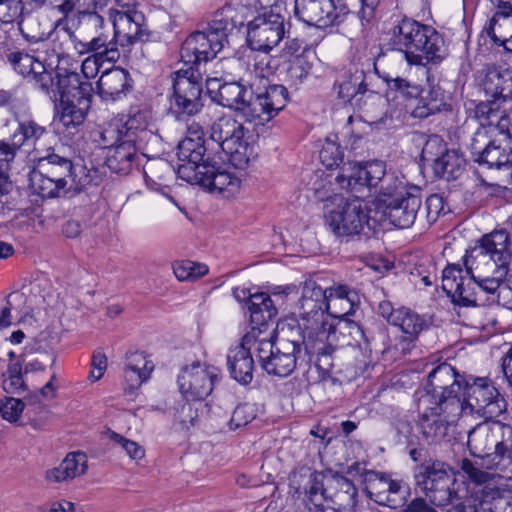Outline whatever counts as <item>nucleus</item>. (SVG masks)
<instances>
[{
    "instance_id": "nucleus-1",
    "label": "nucleus",
    "mask_w": 512,
    "mask_h": 512,
    "mask_svg": "<svg viewBox=\"0 0 512 512\" xmlns=\"http://www.w3.org/2000/svg\"><path fill=\"white\" fill-rule=\"evenodd\" d=\"M509 244L508 233L495 230L466 252L465 270L460 264H449L443 270L442 288L454 304L470 307L499 303L512 256Z\"/></svg>"
},
{
    "instance_id": "nucleus-2",
    "label": "nucleus",
    "mask_w": 512,
    "mask_h": 512,
    "mask_svg": "<svg viewBox=\"0 0 512 512\" xmlns=\"http://www.w3.org/2000/svg\"><path fill=\"white\" fill-rule=\"evenodd\" d=\"M360 304L358 293L347 285L334 284L322 288L308 279L302 283L297 316L304 331L305 350L317 356L319 367H330V357L336 350L352 343L345 340L334 320L354 314Z\"/></svg>"
},
{
    "instance_id": "nucleus-3",
    "label": "nucleus",
    "mask_w": 512,
    "mask_h": 512,
    "mask_svg": "<svg viewBox=\"0 0 512 512\" xmlns=\"http://www.w3.org/2000/svg\"><path fill=\"white\" fill-rule=\"evenodd\" d=\"M467 446L471 455L478 458L460 461L463 474L477 485L499 478L487 470L505 471L512 465V427L500 421L486 420L476 425L468 434Z\"/></svg>"
},
{
    "instance_id": "nucleus-4",
    "label": "nucleus",
    "mask_w": 512,
    "mask_h": 512,
    "mask_svg": "<svg viewBox=\"0 0 512 512\" xmlns=\"http://www.w3.org/2000/svg\"><path fill=\"white\" fill-rule=\"evenodd\" d=\"M207 91L215 93L214 99L223 107L234 110L244 122L254 126L264 125L274 118L287 104L288 91L283 85H270L256 94L240 82L220 83L207 79Z\"/></svg>"
},
{
    "instance_id": "nucleus-5",
    "label": "nucleus",
    "mask_w": 512,
    "mask_h": 512,
    "mask_svg": "<svg viewBox=\"0 0 512 512\" xmlns=\"http://www.w3.org/2000/svg\"><path fill=\"white\" fill-rule=\"evenodd\" d=\"M475 117L480 128L474 134L471 151L474 160L488 168L501 169L511 163V119L495 104H477Z\"/></svg>"
},
{
    "instance_id": "nucleus-6",
    "label": "nucleus",
    "mask_w": 512,
    "mask_h": 512,
    "mask_svg": "<svg viewBox=\"0 0 512 512\" xmlns=\"http://www.w3.org/2000/svg\"><path fill=\"white\" fill-rule=\"evenodd\" d=\"M36 166L30 174L33 190L43 198L66 196L70 191L79 193L92 184L93 177L85 167H75L72 161L54 149L35 156Z\"/></svg>"
},
{
    "instance_id": "nucleus-7",
    "label": "nucleus",
    "mask_w": 512,
    "mask_h": 512,
    "mask_svg": "<svg viewBox=\"0 0 512 512\" xmlns=\"http://www.w3.org/2000/svg\"><path fill=\"white\" fill-rule=\"evenodd\" d=\"M391 40L409 65H439L449 56L443 35L412 18L404 17L393 27Z\"/></svg>"
},
{
    "instance_id": "nucleus-8",
    "label": "nucleus",
    "mask_w": 512,
    "mask_h": 512,
    "mask_svg": "<svg viewBox=\"0 0 512 512\" xmlns=\"http://www.w3.org/2000/svg\"><path fill=\"white\" fill-rule=\"evenodd\" d=\"M304 331L300 321L296 326L282 323L278 325L276 342L269 339H259L255 348L256 357L261 367L269 374L286 377L296 368L297 355L301 351Z\"/></svg>"
},
{
    "instance_id": "nucleus-9",
    "label": "nucleus",
    "mask_w": 512,
    "mask_h": 512,
    "mask_svg": "<svg viewBox=\"0 0 512 512\" xmlns=\"http://www.w3.org/2000/svg\"><path fill=\"white\" fill-rule=\"evenodd\" d=\"M305 489L310 512H356L357 488L338 473L327 477L314 474Z\"/></svg>"
},
{
    "instance_id": "nucleus-10",
    "label": "nucleus",
    "mask_w": 512,
    "mask_h": 512,
    "mask_svg": "<svg viewBox=\"0 0 512 512\" xmlns=\"http://www.w3.org/2000/svg\"><path fill=\"white\" fill-rule=\"evenodd\" d=\"M466 380L467 377L459 374L452 365L441 363L429 372L426 394L421 397L420 403L442 405V409L448 414L461 416L459 394L464 389Z\"/></svg>"
},
{
    "instance_id": "nucleus-11",
    "label": "nucleus",
    "mask_w": 512,
    "mask_h": 512,
    "mask_svg": "<svg viewBox=\"0 0 512 512\" xmlns=\"http://www.w3.org/2000/svg\"><path fill=\"white\" fill-rule=\"evenodd\" d=\"M210 137L229 156L235 168L244 169L248 165L253 148L249 144V129L243 122L231 115H223L212 123Z\"/></svg>"
},
{
    "instance_id": "nucleus-12",
    "label": "nucleus",
    "mask_w": 512,
    "mask_h": 512,
    "mask_svg": "<svg viewBox=\"0 0 512 512\" xmlns=\"http://www.w3.org/2000/svg\"><path fill=\"white\" fill-rule=\"evenodd\" d=\"M462 414H476L486 420L499 417L507 409L504 397L487 377L467 376L461 399Z\"/></svg>"
},
{
    "instance_id": "nucleus-13",
    "label": "nucleus",
    "mask_w": 512,
    "mask_h": 512,
    "mask_svg": "<svg viewBox=\"0 0 512 512\" xmlns=\"http://www.w3.org/2000/svg\"><path fill=\"white\" fill-rule=\"evenodd\" d=\"M416 486L436 506H445L455 499L452 469L440 461L426 462L415 468Z\"/></svg>"
},
{
    "instance_id": "nucleus-14",
    "label": "nucleus",
    "mask_w": 512,
    "mask_h": 512,
    "mask_svg": "<svg viewBox=\"0 0 512 512\" xmlns=\"http://www.w3.org/2000/svg\"><path fill=\"white\" fill-rule=\"evenodd\" d=\"M326 221L337 236H354L371 230L370 217L365 201L360 196L341 199L337 206L329 211Z\"/></svg>"
},
{
    "instance_id": "nucleus-15",
    "label": "nucleus",
    "mask_w": 512,
    "mask_h": 512,
    "mask_svg": "<svg viewBox=\"0 0 512 512\" xmlns=\"http://www.w3.org/2000/svg\"><path fill=\"white\" fill-rule=\"evenodd\" d=\"M285 32L284 16L265 10L248 23L247 43L253 50L269 52L284 38Z\"/></svg>"
},
{
    "instance_id": "nucleus-16",
    "label": "nucleus",
    "mask_w": 512,
    "mask_h": 512,
    "mask_svg": "<svg viewBox=\"0 0 512 512\" xmlns=\"http://www.w3.org/2000/svg\"><path fill=\"white\" fill-rule=\"evenodd\" d=\"M202 82V72L197 69L182 67L175 72L172 106L178 113L191 116L202 109Z\"/></svg>"
},
{
    "instance_id": "nucleus-17",
    "label": "nucleus",
    "mask_w": 512,
    "mask_h": 512,
    "mask_svg": "<svg viewBox=\"0 0 512 512\" xmlns=\"http://www.w3.org/2000/svg\"><path fill=\"white\" fill-rule=\"evenodd\" d=\"M422 159L431 162L435 175L446 181L458 179L464 172L466 160L455 150H448L443 140L433 135L429 137L422 149Z\"/></svg>"
},
{
    "instance_id": "nucleus-18",
    "label": "nucleus",
    "mask_w": 512,
    "mask_h": 512,
    "mask_svg": "<svg viewBox=\"0 0 512 512\" xmlns=\"http://www.w3.org/2000/svg\"><path fill=\"white\" fill-rule=\"evenodd\" d=\"M295 14L308 25L327 28L342 23L349 9L344 0H296Z\"/></svg>"
},
{
    "instance_id": "nucleus-19",
    "label": "nucleus",
    "mask_w": 512,
    "mask_h": 512,
    "mask_svg": "<svg viewBox=\"0 0 512 512\" xmlns=\"http://www.w3.org/2000/svg\"><path fill=\"white\" fill-rule=\"evenodd\" d=\"M385 175V164L382 161L353 162L342 164L335 178L341 189L352 193H360L365 189L377 188Z\"/></svg>"
},
{
    "instance_id": "nucleus-20",
    "label": "nucleus",
    "mask_w": 512,
    "mask_h": 512,
    "mask_svg": "<svg viewBox=\"0 0 512 512\" xmlns=\"http://www.w3.org/2000/svg\"><path fill=\"white\" fill-rule=\"evenodd\" d=\"M223 48L220 40L210 32L195 31L181 46L180 57L183 67L201 71V65L214 59Z\"/></svg>"
},
{
    "instance_id": "nucleus-21",
    "label": "nucleus",
    "mask_w": 512,
    "mask_h": 512,
    "mask_svg": "<svg viewBox=\"0 0 512 512\" xmlns=\"http://www.w3.org/2000/svg\"><path fill=\"white\" fill-rule=\"evenodd\" d=\"M216 378L214 367L195 362L181 370L177 381L186 400L200 401L211 394Z\"/></svg>"
},
{
    "instance_id": "nucleus-22",
    "label": "nucleus",
    "mask_w": 512,
    "mask_h": 512,
    "mask_svg": "<svg viewBox=\"0 0 512 512\" xmlns=\"http://www.w3.org/2000/svg\"><path fill=\"white\" fill-rule=\"evenodd\" d=\"M48 89H41L52 100L56 101L58 98L73 99L79 102L80 105L90 104L93 87L87 80H82L77 72H65L64 74L51 72V84H48Z\"/></svg>"
},
{
    "instance_id": "nucleus-23",
    "label": "nucleus",
    "mask_w": 512,
    "mask_h": 512,
    "mask_svg": "<svg viewBox=\"0 0 512 512\" xmlns=\"http://www.w3.org/2000/svg\"><path fill=\"white\" fill-rule=\"evenodd\" d=\"M254 330L245 334L239 343L231 346L227 353V367L231 377L242 385L253 380L254 360L251 354L253 345L257 346Z\"/></svg>"
},
{
    "instance_id": "nucleus-24",
    "label": "nucleus",
    "mask_w": 512,
    "mask_h": 512,
    "mask_svg": "<svg viewBox=\"0 0 512 512\" xmlns=\"http://www.w3.org/2000/svg\"><path fill=\"white\" fill-rule=\"evenodd\" d=\"M114 27V39L121 46H128L140 40L144 34V14L135 7L110 10Z\"/></svg>"
},
{
    "instance_id": "nucleus-25",
    "label": "nucleus",
    "mask_w": 512,
    "mask_h": 512,
    "mask_svg": "<svg viewBox=\"0 0 512 512\" xmlns=\"http://www.w3.org/2000/svg\"><path fill=\"white\" fill-rule=\"evenodd\" d=\"M407 191L405 196L389 200L384 210V215L390 222L401 229L413 225L422 203L421 189L418 186H411Z\"/></svg>"
},
{
    "instance_id": "nucleus-26",
    "label": "nucleus",
    "mask_w": 512,
    "mask_h": 512,
    "mask_svg": "<svg viewBox=\"0 0 512 512\" xmlns=\"http://www.w3.org/2000/svg\"><path fill=\"white\" fill-rule=\"evenodd\" d=\"M233 296L238 302L247 306L253 330L258 327L260 332V327L266 325L277 314L273 300L264 292L251 293L248 288L236 287L233 290Z\"/></svg>"
},
{
    "instance_id": "nucleus-27",
    "label": "nucleus",
    "mask_w": 512,
    "mask_h": 512,
    "mask_svg": "<svg viewBox=\"0 0 512 512\" xmlns=\"http://www.w3.org/2000/svg\"><path fill=\"white\" fill-rule=\"evenodd\" d=\"M427 409L423 412L419 426L421 434L427 443H439L444 439L449 427L460 416H453L442 409V405L426 404Z\"/></svg>"
},
{
    "instance_id": "nucleus-28",
    "label": "nucleus",
    "mask_w": 512,
    "mask_h": 512,
    "mask_svg": "<svg viewBox=\"0 0 512 512\" xmlns=\"http://www.w3.org/2000/svg\"><path fill=\"white\" fill-rule=\"evenodd\" d=\"M14 70L27 78L37 88L48 89L51 84V72L47 71L44 64L34 56L24 52H12L8 57Z\"/></svg>"
},
{
    "instance_id": "nucleus-29",
    "label": "nucleus",
    "mask_w": 512,
    "mask_h": 512,
    "mask_svg": "<svg viewBox=\"0 0 512 512\" xmlns=\"http://www.w3.org/2000/svg\"><path fill=\"white\" fill-rule=\"evenodd\" d=\"M132 88V79L128 71L120 67H113L106 70L97 82L99 95L104 100H118Z\"/></svg>"
},
{
    "instance_id": "nucleus-30",
    "label": "nucleus",
    "mask_w": 512,
    "mask_h": 512,
    "mask_svg": "<svg viewBox=\"0 0 512 512\" xmlns=\"http://www.w3.org/2000/svg\"><path fill=\"white\" fill-rule=\"evenodd\" d=\"M143 173L147 186L164 195L174 181L176 170L170 162L163 158L147 159L143 165Z\"/></svg>"
},
{
    "instance_id": "nucleus-31",
    "label": "nucleus",
    "mask_w": 512,
    "mask_h": 512,
    "mask_svg": "<svg viewBox=\"0 0 512 512\" xmlns=\"http://www.w3.org/2000/svg\"><path fill=\"white\" fill-rule=\"evenodd\" d=\"M47 134L46 127L40 125L33 118L18 117L17 128L11 135V141L15 147L25 148V152L33 150L38 154L37 145Z\"/></svg>"
},
{
    "instance_id": "nucleus-32",
    "label": "nucleus",
    "mask_w": 512,
    "mask_h": 512,
    "mask_svg": "<svg viewBox=\"0 0 512 512\" xmlns=\"http://www.w3.org/2000/svg\"><path fill=\"white\" fill-rule=\"evenodd\" d=\"M482 32L506 52L512 53V8L497 9Z\"/></svg>"
},
{
    "instance_id": "nucleus-33",
    "label": "nucleus",
    "mask_w": 512,
    "mask_h": 512,
    "mask_svg": "<svg viewBox=\"0 0 512 512\" xmlns=\"http://www.w3.org/2000/svg\"><path fill=\"white\" fill-rule=\"evenodd\" d=\"M240 183V179L231 172L208 162L207 175L202 180V187L230 197L238 192Z\"/></svg>"
},
{
    "instance_id": "nucleus-34",
    "label": "nucleus",
    "mask_w": 512,
    "mask_h": 512,
    "mask_svg": "<svg viewBox=\"0 0 512 512\" xmlns=\"http://www.w3.org/2000/svg\"><path fill=\"white\" fill-rule=\"evenodd\" d=\"M366 76L363 69L355 68L354 71L345 73L334 84V89L337 91L338 98L343 103H358L360 99L358 96L364 95L368 89L365 82Z\"/></svg>"
},
{
    "instance_id": "nucleus-35",
    "label": "nucleus",
    "mask_w": 512,
    "mask_h": 512,
    "mask_svg": "<svg viewBox=\"0 0 512 512\" xmlns=\"http://www.w3.org/2000/svg\"><path fill=\"white\" fill-rule=\"evenodd\" d=\"M87 456L83 452H71L59 466L48 470L46 478L50 482H63L83 475L87 470Z\"/></svg>"
},
{
    "instance_id": "nucleus-36",
    "label": "nucleus",
    "mask_w": 512,
    "mask_h": 512,
    "mask_svg": "<svg viewBox=\"0 0 512 512\" xmlns=\"http://www.w3.org/2000/svg\"><path fill=\"white\" fill-rule=\"evenodd\" d=\"M106 164L108 168L117 174H128L133 166L138 163L137 150L134 139L123 140L116 147L111 148Z\"/></svg>"
},
{
    "instance_id": "nucleus-37",
    "label": "nucleus",
    "mask_w": 512,
    "mask_h": 512,
    "mask_svg": "<svg viewBox=\"0 0 512 512\" xmlns=\"http://www.w3.org/2000/svg\"><path fill=\"white\" fill-rule=\"evenodd\" d=\"M480 512H512V494L502 491L496 485V479L483 483Z\"/></svg>"
},
{
    "instance_id": "nucleus-38",
    "label": "nucleus",
    "mask_w": 512,
    "mask_h": 512,
    "mask_svg": "<svg viewBox=\"0 0 512 512\" xmlns=\"http://www.w3.org/2000/svg\"><path fill=\"white\" fill-rule=\"evenodd\" d=\"M154 364L143 352H133L127 357V365L124 371V377L129 383L130 389H136L147 381Z\"/></svg>"
},
{
    "instance_id": "nucleus-39",
    "label": "nucleus",
    "mask_w": 512,
    "mask_h": 512,
    "mask_svg": "<svg viewBox=\"0 0 512 512\" xmlns=\"http://www.w3.org/2000/svg\"><path fill=\"white\" fill-rule=\"evenodd\" d=\"M237 12L231 5H225L217 10L205 29L220 40L222 45L228 43L227 37L237 25Z\"/></svg>"
},
{
    "instance_id": "nucleus-40",
    "label": "nucleus",
    "mask_w": 512,
    "mask_h": 512,
    "mask_svg": "<svg viewBox=\"0 0 512 512\" xmlns=\"http://www.w3.org/2000/svg\"><path fill=\"white\" fill-rule=\"evenodd\" d=\"M88 105H80L73 99L60 100L59 124L62 126V132L72 134L81 126L85 120Z\"/></svg>"
},
{
    "instance_id": "nucleus-41",
    "label": "nucleus",
    "mask_w": 512,
    "mask_h": 512,
    "mask_svg": "<svg viewBox=\"0 0 512 512\" xmlns=\"http://www.w3.org/2000/svg\"><path fill=\"white\" fill-rule=\"evenodd\" d=\"M39 402L40 396L38 394L29 395L25 400L5 397L0 401V415L4 420L10 423H16L27 407V415L29 418H33L35 415H31V408H37L36 405L39 404Z\"/></svg>"
},
{
    "instance_id": "nucleus-42",
    "label": "nucleus",
    "mask_w": 512,
    "mask_h": 512,
    "mask_svg": "<svg viewBox=\"0 0 512 512\" xmlns=\"http://www.w3.org/2000/svg\"><path fill=\"white\" fill-rule=\"evenodd\" d=\"M507 80L503 78V75L497 70H491L487 73L484 80V89L487 93L491 94L493 99L481 101L478 104H495L501 110H506L504 107L506 103V95L504 91L506 90L505 84Z\"/></svg>"
},
{
    "instance_id": "nucleus-43",
    "label": "nucleus",
    "mask_w": 512,
    "mask_h": 512,
    "mask_svg": "<svg viewBox=\"0 0 512 512\" xmlns=\"http://www.w3.org/2000/svg\"><path fill=\"white\" fill-rule=\"evenodd\" d=\"M104 148H113L123 140L134 139V132L126 127L120 119H113L108 122L100 132Z\"/></svg>"
},
{
    "instance_id": "nucleus-44",
    "label": "nucleus",
    "mask_w": 512,
    "mask_h": 512,
    "mask_svg": "<svg viewBox=\"0 0 512 512\" xmlns=\"http://www.w3.org/2000/svg\"><path fill=\"white\" fill-rule=\"evenodd\" d=\"M396 317L393 326L399 327L409 340L415 339L426 327L425 320L407 308H399Z\"/></svg>"
},
{
    "instance_id": "nucleus-45",
    "label": "nucleus",
    "mask_w": 512,
    "mask_h": 512,
    "mask_svg": "<svg viewBox=\"0 0 512 512\" xmlns=\"http://www.w3.org/2000/svg\"><path fill=\"white\" fill-rule=\"evenodd\" d=\"M114 37L101 33L89 40L91 55H100L107 62H116L120 56Z\"/></svg>"
},
{
    "instance_id": "nucleus-46",
    "label": "nucleus",
    "mask_w": 512,
    "mask_h": 512,
    "mask_svg": "<svg viewBox=\"0 0 512 512\" xmlns=\"http://www.w3.org/2000/svg\"><path fill=\"white\" fill-rule=\"evenodd\" d=\"M379 183H381L379 194L389 198L388 200H383L385 204L393 198L405 196L406 192H408L407 190L412 186L403 177L399 178L394 174L386 173Z\"/></svg>"
},
{
    "instance_id": "nucleus-47",
    "label": "nucleus",
    "mask_w": 512,
    "mask_h": 512,
    "mask_svg": "<svg viewBox=\"0 0 512 512\" xmlns=\"http://www.w3.org/2000/svg\"><path fill=\"white\" fill-rule=\"evenodd\" d=\"M178 159L182 162H203L206 153L205 142L182 139L178 144Z\"/></svg>"
},
{
    "instance_id": "nucleus-48",
    "label": "nucleus",
    "mask_w": 512,
    "mask_h": 512,
    "mask_svg": "<svg viewBox=\"0 0 512 512\" xmlns=\"http://www.w3.org/2000/svg\"><path fill=\"white\" fill-rule=\"evenodd\" d=\"M173 271L180 281H194L207 274L208 267L205 264L184 260L174 263Z\"/></svg>"
},
{
    "instance_id": "nucleus-49",
    "label": "nucleus",
    "mask_w": 512,
    "mask_h": 512,
    "mask_svg": "<svg viewBox=\"0 0 512 512\" xmlns=\"http://www.w3.org/2000/svg\"><path fill=\"white\" fill-rule=\"evenodd\" d=\"M207 166L208 161L198 163L184 162L178 167L176 175L189 183L202 186V180L207 175Z\"/></svg>"
},
{
    "instance_id": "nucleus-50",
    "label": "nucleus",
    "mask_w": 512,
    "mask_h": 512,
    "mask_svg": "<svg viewBox=\"0 0 512 512\" xmlns=\"http://www.w3.org/2000/svg\"><path fill=\"white\" fill-rule=\"evenodd\" d=\"M405 494L406 491L401 484L390 479L387 488V496H383L381 493H374V501L380 505L397 508L403 504Z\"/></svg>"
},
{
    "instance_id": "nucleus-51",
    "label": "nucleus",
    "mask_w": 512,
    "mask_h": 512,
    "mask_svg": "<svg viewBox=\"0 0 512 512\" xmlns=\"http://www.w3.org/2000/svg\"><path fill=\"white\" fill-rule=\"evenodd\" d=\"M312 65L304 56L293 58L287 68V78L292 85L297 86L309 75Z\"/></svg>"
},
{
    "instance_id": "nucleus-52",
    "label": "nucleus",
    "mask_w": 512,
    "mask_h": 512,
    "mask_svg": "<svg viewBox=\"0 0 512 512\" xmlns=\"http://www.w3.org/2000/svg\"><path fill=\"white\" fill-rule=\"evenodd\" d=\"M422 96L425 98V101L428 102V108L417 111L418 115H420V119L427 118L430 115L441 112L446 108L444 94L439 88H432L426 93V95Z\"/></svg>"
},
{
    "instance_id": "nucleus-53",
    "label": "nucleus",
    "mask_w": 512,
    "mask_h": 512,
    "mask_svg": "<svg viewBox=\"0 0 512 512\" xmlns=\"http://www.w3.org/2000/svg\"><path fill=\"white\" fill-rule=\"evenodd\" d=\"M387 84L391 90H395L407 100H417L422 92L419 85L400 77L387 79Z\"/></svg>"
},
{
    "instance_id": "nucleus-54",
    "label": "nucleus",
    "mask_w": 512,
    "mask_h": 512,
    "mask_svg": "<svg viewBox=\"0 0 512 512\" xmlns=\"http://www.w3.org/2000/svg\"><path fill=\"white\" fill-rule=\"evenodd\" d=\"M320 160L328 168L339 166L343 161L340 146L334 140L327 138L320 151Z\"/></svg>"
},
{
    "instance_id": "nucleus-55",
    "label": "nucleus",
    "mask_w": 512,
    "mask_h": 512,
    "mask_svg": "<svg viewBox=\"0 0 512 512\" xmlns=\"http://www.w3.org/2000/svg\"><path fill=\"white\" fill-rule=\"evenodd\" d=\"M108 434L110 440L120 446L131 459L139 460L144 457L145 450L138 443L126 439L122 435L113 431H109Z\"/></svg>"
},
{
    "instance_id": "nucleus-56",
    "label": "nucleus",
    "mask_w": 512,
    "mask_h": 512,
    "mask_svg": "<svg viewBox=\"0 0 512 512\" xmlns=\"http://www.w3.org/2000/svg\"><path fill=\"white\" fill-rule=\"evenodd\" d=\"M256 417V410L254 405L244 403L238 405L231 416L230 428L237 429L239 427L247 425Z\"/></svg>"
},
{
    "instance_id": "nucleus-57",
    "label": "nucleus",
    "mask_w": 512,
    "mask_h": 512,
    "mask_svg": "<svg viewBox=\"0 0 512 512\" xmlns=\"http://www.w3.org/2000/svg\"><path fill=\"white\" fill-rule=\"evenodd\" d=\"M22 10L21 0H0V21L11 23L21 15Z\"/></svg>"
},
{
    "instance_id": "nucleus-58",
    "label": "nucleus",
    "mask_w": 512,
    "mask_h": 512,
    "mask_svg": "<svg viewBox=\"0 0 512 512\" xmlns=\"http://www.w3.org/2000/svg\"><path fill=\"white\" fill-rule=\"evenodd\" d=\"M107 61L100 55H89L84 59L81 65V71L88 80L97 76L103 63Z\"/></svg>"
},
{
    "instance_id": "nucleus-59",
    "label": "nucleus",
    "mask_w": 512,
    "mask_h": 512,
    "mask_svg": "<svg viewBox=\"0 0 512 512\" xmlns=\"http://www.w3.org/2000/svg\"><path fill=\"white\" fill-rule=\"evenodd\" d=\"M18 147L11 144L0 141V178L7 172L10 162H12L16 156Z\"/></svg>"
},
{
    "instance_id": "nucleus-60",
    "label": "nucleus",
    "mask_w": 512,
    "mask_h": 512,
    "mask_svg": "<svg viewBox=\"0 0 512 512\" xmlns=\"http://www.w3.org/2000/svg\"><path fill=\"white\" fill-rule=\"evenodd\" d=\"M448 504H452V510L449 512H480V500L468 497L461 500L455 493V499Z\"/></svg>"
},
{
    "instance_id": "nucleus-61",
    "label": "nucleus",
    "mask_w": 512,
    "mask_h": 512,
    "mask_svg": "<svg viewBox=\"0 0 512 512\" xmlns=\"http://www.w3.org/2000/svg\"><path fill=\"white\" fill-rule=\"evenodd\" d=\"M91 365L93 369L89 375V378H91L93 381H97L103 376L107 368V357L103 351L99 349L94 351Z\"/></svg>"
},
{
    "instance_id": "nucleus-62",
    "label": "nucleus",
    "mask_w": 512,
    "mask_h": 512,
    "mask_svg": "<svg viewBox=\"0 0 512 512\" xmlns=\"http://www.w3.org/2000/svg\"><path fill=\"white\" fill-rule=\"evenodd\" d=\"M3 389L9 394H20L24 392L26 390V384L23 375L5 377Z\"/></svg>"
},
{
    "instance_id": "nucleus-63",
    "label": "nucleus",
    "mask_w": 512,
    "mask_h": 512,
    "mask_svg": "<svg viewBox=\"0 0 512 512\" xmlns=\"http://www.w3.org/2000/svg\"><path fill=\"white\" fill-rule=\"evenodd\" d=\"M427 216L435 221L444 208L443 199L437 194L429 196L426 200Z\"/></svg>"
},
{
    "instance_id": "nucleus-64",
    "label": "nucleus",
    "mask_w": 512,
    "mask_h": 512,
    "mask_svg": "<svg viewBox=\"0 0 512 512\" xmlns=\"http://www.w3.org/2000/svg\"><path fill=\"white\" fill-rule=\"evenodd\" d=\"M404 512H437L433 507L429 506L425 499L416 498L412 500Z\"/></svg>"
}]
</instances>
